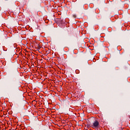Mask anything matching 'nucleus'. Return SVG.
I'll return each mask as SVG.
<instances>
[{
  "instance_id": "f257e3e1",
  "label": "nucleus",
  "mask_w": 130,
  "mask_h": 130,
  "mask_svg": "<svg viewBox=\"0 0 130 130\" xmlns=\"http://www.w3.org/2000/svg\"><path fill=\"white\" fill-rule=\"evenodd\" d=\"M18 75H19V72L18 71V69H15L11 70L10 76L11 78H16L18 77Z\"/></svg>"
},
{
  "instance_id": "f03ea898",
  "label": "nucleus",
  "mask_w": 130,
  "mask_h": 130,
  "mask_svg": "<svg viewBox=\"0 0 130 130\" xmlns=\"http://www.w3.org/2000/svg\"><path fill=\"white\" fill-rule=\"evenodd\" d=\"M91 127L92 128H98L99 127V122L97 120H95L92 124H91Z\"/></svg>"
},
{
  "instance_id": "7ed1b4c3",
  "label": "nucleus",
  "mask_w": 130,
  "mask_h": 130,
  "mask_svg": "<svg viewBox=\"0 0 130 130\" xmlns=\"http://www.w3.org/2000/svg\"><path fill=\"white\" fill-rule=\"evenodd\" d=\"M87 127L89 128V127H91V124H88L87 125Z\"/></svg>"
},
{
  "instance_id": "20e7f679",
  "label": "nucleus",
  "mask_w": 130,
  "mask_h": 130,
  "mask_svg": "<svg viewBox=\"0 0 130 130\" xmlns=\"http://www.w3.org/2000/svg\"><path fill=\"white\" fill-rule=\"evenodd\" d=\"M38 47L39 48L38 49H40V48H41V47H40V46H38Z\"/></svg>"
},
{
  "instance_id": "39448f33",
  "label": "nucleus",
  "mask_w": 130,
  "mask_h": 130,
  "mask_svg": "<svg viewBox=\"0 0 130 130\" xmlns=\"http://www.w3.org/2000/svg\"><path fill=\"white\" fill-rule=\"evenodd\" d=\"M74 18H76V15H73Z\"/></svg>"
}]
</instances>
